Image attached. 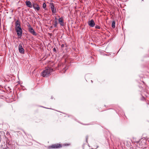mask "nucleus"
Listing matches in <instances>:
<instances>
[{"label": "nucleus", "mask_w": 149, "mask_h": 149, "mask_svg": "<svg viewBox=\"0 0 149 149\" xmlns=\"http://www.w3.org/2000/svg\"><path fill=\"white\" fill-rule=\"evenodd\" d=\"M145 100V98L144 97H143L141 99V100Z\"/></svg>", "instance_id": "6ab92c4d"}, {"label": "nucleus", "mask_w": 149, "mask_h": 149, "mask_svg": "<svg viewBox=\"0 0 149 149\" xmlns=\"http://www.w3.org/2000/svg\"><path fill=\"white\" fill-rule=\"evenodd\" d=\"M142 1H143V0H142Z\"/></svg>", "instance_id": "a878e982"}, {"label": "nucleus", "mask_w": 149, "mask_h": 149, "mask_svg": "<svg viewBox=\"0 0 149 149\" xmlns=\"http://www.w3.org/2000/svg\"><path fill=\"white\" fill-rule=\"evenodd\" d=\"M46 7V5L45 3H44L42 5V8L44 9H45Z\"/></svg>", "instance_id": "dca6fc26"}, {"label": "nucleus", "mask_w": 149, "mask_h": 149, "mask_svg": "<svg viewBox=\"0 0 149 149\" xmlns=\"http://www.w3.org/2000/svg\"><path fill=\"white\" fill-rule=\"evenodd\" d=\"M27 26L28 27V30L29 29L32 28V27L31 26L30 24L28 23V24H27Z\"/></svg>", "instance_id": "f3484780"}, {"label": "nucleus", "mask_w": 149, "mask_h": 149, "mask_svg": "<svg viewBox=\"0 0 149 149\" xmlns=\"http://www.w3.org/2000/svg\"><path fill=\"white\" fill-rule=\"evenodd\" d=\"M83 149H90L88 146L87 145H85L83 147Z\"/></svg>", "instance_id": "ddd939ff"}, {"label": "nucleus", "mask_w": 149, "mask_h": 149, "mask_svg": "<svg viewBox=\"0 0 149 149\" xmlns=\"http://www.w3.org/2000/svg\"><path fill=\"white\" fill-rule=\"evenodd\" d=\"M53 71V69L51 68H48L43 70L41 73V74L43 77H47L50 74L51 72Z\"/></svg>", "instance_id": "f03ea898"}, {"label": "nucleus", "mask_w": 149, "mask_h": 149, "mask_svg": "<svg viewBox=\"0 0 149 149\" xmlns=\"http://www.w3.org/2000/svg\"><path fill=\"white\" fill-rule=\"evenodd\" d=\"M57 25V22L56 20L54 21V24H53L54 27H56Z\"/></svg>", "instance_id": "2eb2a0df"}, {"label": "nucleus", "mask_w": 149, "mask_h": 149, "mask_svg": "<svg viewBox=\"0 0 149 149\" xmlns=\"http://www.w3.org/2000/svg\"><path fill=\"white\" fill-rule=\"evenodd\" d=\"M15 30L18 36L21 37L22 36V29L19 20H17L15 23Z\"/></svg>", "instance_id": "f257e3e1"}, {"label": "nucleus", "mask_w": 149, "mask_h": 149, "mask_svg": "<svg viewBox=\"0 0 149 149\" xmlns=\"http://www.w3.org/2000/svg\"><path fill=\"white\" fill-rule=\"evenodd\" d=\"M88 24L90 26L93 27L95 26V24L94 20L92 19L88 21Z\"/></svg>", "instance_id": "6e6552de"}, {"label": "nucleus", "mask_w": 149, "mask_h": 149, "mask_svg": "<svg viewBox=\"0 0 149 149\" xmlns=\"http://www.w3.org/2000/svg\"><path fill=\"white\" fill-rule=\"evenodd\" d=\"M60 68L62 69L61 72L62 73H65L66 70L68 68V66H67L66 64L65 63L62 64L60 65Z\"/></svg>", "instance_id": "20e7f679"}, {"label": "nucleus", "mask_w": 149, "mask_h": 149, "mask_svg": "<svg viewBox=\"0 0 149 149\" xmlns=\"http://www.w3.org/2000/svg\"><path fill=\"white\" fill-rule=\"evenodd\" d=\"M139 147H140V148H143V145H144V144H143V143H142V142H140L139 143Z\"/></svg>", "instance_id": "4468645a"}, {"label": "nucleus", "mask_w": 149, "mask_h": 149, "mask_svg": "<svg viewBox=\"0 0 149 149\" xmlns=\"http://www.w3.org/2000/svg\"><path fill=\"white\" fill-rule=\"evenodd\" d=\"M49 34H50V35H51V34L50 33H49Z\"/></svg>", "instance_id": "5701e85b"}, {"label": "nucleus", "mask_w": 149, "mask_h": 149, "mask_svg": "<svg viewBox=\"0 0 149 149\" xmlns=\"http://www.w3.org/2000/svg\"><path fill=\"white\" fill-rule=\"evenodd\" d=\"M55 19L56 20L57 18H56V17L55 18Z\"/></svg>", "instance_id": "4be33fe9"}, {"label": "nucleus", "mask_w": 149, "mask_h": 149, "mask_svg": "<svg viewBox=\"0 0 149 149\" xmlns=\"http://www.w3.org/2000/svg\"><path fill=\"white\" fill-rule=\"evenodd\" d=\"M58 21L60 24L61 26L64 25V22H63V17H61L59 18Z\"/></svg>", "instance_id": "9d476101"}, {"label": "nucleus", "mask_w": 149, "mask_h": 149, "mask_svg": "<svg viewBox=\"0 0 149 149\" xmlns=\"http://www.w3.org/2000/svg\"><path fill=\"white\" fill-rule=\"evenodd\" d=\"M111 26L113 28H114L115 27V21H113L112 23Z\"/></svg>", "instance_id": "f8f14e48"}, {"label": "nucleus", "mask_w": 149, "mask_h": 149, "mask_svg": "<svg viewBox=\"0 0 149 149\" xmlns=\"http://www.w3.org/2000/svg\"><path fill=\"white\" fill-rule=\"evenodd\" d=\"M7 149V148H5V149Z\"/></svg>", "instance_id": "393cba45"}, {"label": "nucleus", "mask_w": 149, "mask_h": 149, "mask_svg": "<svg viewBox=\"0 0 149 149\" xmlns=\"http://www.w3.org/2000/svg\"><path fill=\"white\" fill-rule=\"evenodd\" d=\"M49 34H50V35H51V34L50 33H49Z\"/></svg>", "instance_id": "b1692460"}, {"label": "nucleus", "mask_w": 149, "mask_h": 149, "mask_svg": "<svg viewBox=\"0 0 149 149\" xmlns=\"http://www.w3.org/2000/svg\"><path fill=\"white\" fill-rule=\"evenodd\" d=\"M33 7L35 10H37L38 11L40 9L39 5L36 3L33 4Z\"/></svg>", "instance_id": "1a4fd4ad"}, {"label": "nucleus", "mask_w": 149, "mask_h": 149, "mask_svg": "<svg viewBox=\"0 0 149 149\" xmlns=\"http://www.w3.org/2000/svg\"><path fill=\"white\" fill-rule=\"evenodd\" d=\"M70 145V143H65L63 145L60 144H56L48 146V149L57 148L62 147L63 146H68Z\"/></svg>", "instance_id": "7ed1b4c3"}, {"label": "nucleus", "mask_w": 149, "mask_h": 149, "mask_svg": "<svg viewBox=\"0 0 149 149\" xmlns=\"http://www.w3.org/2000/svg\"><path fill=\"white\" fill-rule=\"evenodd\" d=\"M53 50L54 52H56V50L55 48H54L53 49Z\"/></svg>", "instance_id": "412c9836"}, {"label": "nucleus", "mask_w": 149, "mask_h": 149, "mask_svg": "<svg viewBox=\"0 0 149 149\" xmlns=\"http://www.w3.org/2000/svg\"><path fill=\"white\" fill-rule=\"evenodd\" d=\"M95 27L96 29H100V27L98 25H96L95 26Z\"/></svg>", "instance_id": "a211bd4d"}, {"label": "nucleus", "mask_w": 149, "mask_h": 149, "mask_svg": "<svg viewBox=\"0 0 149 149\" xmlns=\"http://www.w3.org/2000/svg\"><path fill=\"white\" fill-rule=\"evenodd\" d=\"M22 43H20L19 45L18 50L19 52L21 54H24V49L22 47Z\"/></svg>", "instance_id": "423d86ee"}, {"label": "nucleus", "mask_w": 149, "mask_h": 149, "mask_svg": "<svg viewBox=\"0 0 149 149\" xmlns=\"http://www.w3.org/2000/svg\"><path fill=\"white\" fill-rule=\"evenodd\" d=\"M49 4V6L50 7L52 14H53L56 13V8L55 7L54 4L53 3H50Z\"/></svg>", "instance_id": "39448f33"}, {"label": "nucleus", "mask_w": 149, "mask_h": 149, "mask_svg": "<svg viewBox=\"0 0 149 149\" xmlns=\"http://www.w3.org/2000/svg\"><path fill=\"white\" fill-rule=\"evenodd\" d=\"M28 31L33 36H36L37 35V33L36 32L32 27L28 29Z\"/></svg>", "instance_id": "0eeeda50"}, {"label": "nucleus", "mask_w": 149, "mask_h": 149, "mask_svg": "<svg viewBox=\"0 0 149 149\" xmlns=\"http://www.w3.org/2000/svg\"><path fill=\"white\" fill-rule=\"evenodd\" d=\"M26 5L29 7L31 8L32 6L31 2L30 1H27L26 2Z\"/></svg>", "instance_id": "9b49d317"}, {"label": "nucleus", "mask_w": 149, "mask_h": 149, "mask_svg": "<svg viewBox=\"0 0 149 149\" xmlns=\"http://www.w3.org/2000/svg\"><path fill=\"white\" fill-rule=\"evenodd\" d=\"M64 44H62L61 45V47L62 48H63L64 47Z\"/></svg>", "instance_id": "aec40b11"}]
</instances>
